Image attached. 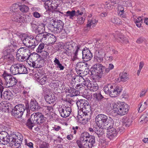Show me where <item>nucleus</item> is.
<instances>
[{
  "instance_id": "nucleus-1",
  "label": "nucleus",
  "mask_w": 148,
  "mask_h": 148,
  "mask_svg": "<svg viewBox=\"0 0 148 148\" xmlns=\"http://www.w3.org/2000/svg\"><path fill=\"white\" fill-rule=\"evenodd\" d=\"M8 134L5 131L0 132V140L2 143L5 145L9 143L12 148H18L22 143L23 137L21 134L16 135L13 134L8 136Z\"/></svg>"
},
{
  "instance_id": "nucleus-2",
  "label": "nucleus",
  "mask_w": 148,
  "mask_h": 148,
  "mask_svg": "<svg viewBox=\"0 0 148 148\" xmlns=\"http://www.w3.org/2000/svg\"><path fill=\"white\" fill-rule=\"evenodd\" d=\"M76 104L78 109L81 110L85 116H90L92 113L91 107L88 101L84 99L78 100L76 102Z\"/></svg>"
},
{
  "instance_id": "nucleus-3",
  "label": "nucleus",
  "mask_w": 148,
  "mask_h": 148,
  "mask_svg": "<svg viewBox=\"0 0 148 148\" xmlns=\"http://www.w3.org/2000/svg\"><path fill=\"white\" fill-rule=\"evenodd\" d=\"M112 105L114 112L119 115H124L127 113L129 110L128 105L123 103H113Z\"/></svg>"
},
{
  "instance_id": "nucleus-4",
  "label": "nucleus",
  "mask_w": 148,
  "mask_h": 148,
  "mask_svg": "<svg viewBox=\"0 0 148 148\" xmlns=\"http://www.w3.org/2000/svg\"><path fill=\"white\" fill-rule=\"evenodd\" d=\"M105 70V66L101 64L98 63L92 66L89 71L91 75L97 76L98 77L101 78L103 74H106Z\"/></svg>"
},
{
  "instance_id": "nucleus-5",
  "label": "nucleus",
  "mask_w": 148,
  "mask_h": 148,
  "mask_svg": "<svg viewBox=\"0 0 148 148\" xmlns=\"http://www.w3.org/2000/svg\"><path fill=\"white\" fill-rule=\"evenodd\" d=\"M16 56L20 61H23L28 60L30 56L29 49L26 47H22L18 50Z\"/></svg>"
},
{
  "instance_id": "nucleus-6",
  "label": "nucleus",
  "mask_w": 148,
  "mask_h": 148,
  "mask_svg": "<svg viewBox=\"0 0 148 148\" xmlns=\"http://www.w3.org/2000/svg\"><path fill=\"white\" fill-rule=\"evenodd\" d=\"M10 72L13 75L26 74L27 72V68L23 64H16L12 65L10 68Z\"/></svg>"
},
{
  "instance_id": "nucleus-7",
  "label": "nucleus",
  "mask_w": 148,
  "mask_h": 148,
  "mask_svg": "<svg viewBox=\"0 0 148 148\" xmlns=\"http://www.w3.org/2000/svg\"><path fill=\"white\" fill-rule=\"evenodd\" d=\"M30 56L32 61H30L29 64L30 66L33 67V69H32L31 74L32 75L34 79L37 80V66L36 65L35 62L37 60V53L33 52L30 54Z\"/></svg>"
},
{
  "instance_id": "nucleus-8",
  "label": "nucleus",
  "mask_w": 148,
  "mask_h": 148,
  "mask_svg": "<svg viewBox=\"0 0 148 148\" xmlns=\"http://www.w3.org/2000/svg\"><path fill=\"white\" fill-rule=\"evenodd\" d=\"M12 20L16 22L21 23L26 21L27 23L28 22L30 21L31 18L29 17L28 15L26 16L25 18L23 17L21 14L20 12H14L12 14Z\"/></svg>"
},
{
  "instance_id": "nucleus-9",
  "label": "nucleus",
  "mask_w": 148,
  "mask_h": 148,
  "mask_svg": "<svg viewBox=\"0 0 148 148\" xmlns=\"http://www.w3.org/2000/svg\"><path fill=\"white\" fill-rule=\"evenodd\" d=\"M2 77L5 80L6 87H12L17 82V80L15 77L8 74L4 73L3 74Z\"/></svg>"
},
{
  "instance_id": "nucleus-10",
  "label": "nucleus",
  "mask_w": 148,
  "mask_h": 148,
  "mask_svg": "<svg viewBox=\"0 0 148 148\" xmlns=\"http://www.w3.org/2000/svg\"><path fill=\"white\" fill-rule=\"evenodd\" d=\"M98 127H96L95 129V133L97 134L98 137L99 138V145L103 146L106 144V142H104L103 140L102 139V135L103 134V129H105L104 127V126L97 125Z\"/></svg>"
},
{
  "instance_id": "nucleus-11",
  "label": "nucleus",
  "mask_w": 148,
  "mask_h": 148,
  "mask_svg": "<svg viewBox=\"0 0 148 148\" xmlns=\"http://www.w3.org/2000/svg\"><path fill=\"white\" fill-rule=\"evenodd\" d=\"M64 25V23L62 21L57 20L54 26L51 27V30L54 33H59L63 30Z\"/></svg>"
},
{
  "instance_id": "nucleus-12",
  "label": "nucleus",
  "mask_w": 148,
  "mask_h": 148,
  "mask_svg": "<svg viewBox=\"0 0 148 148\" xmlns=\"http://www.w3.org/2000/svg\"><path fill=\"white\" fill-rule=\"evenodd\" d=\"M109 92V95L111 97H117L121 93L122 90V87L121 86H116L114 88L112 86V87H111Z\"/></svg>"
},
{
  "instance_id": "nucleus-13",
  "label": "nucleus",
  "mask_w": 148,
  "mask_h": 148,
  "mask_svg": "<svg viewBox=\"0 0 148 148\" xmlns=\"http://www.w3.org/2000/svg\"><path fill=\"white\" fill-rule=\"evenodd\" d=\"M108 116L103 114H99L96 117L95 121L97 125L103 126L108 120Z\"/></svg>"
},
{
  "instance_id": "nucleus-14",
  "label": "nucleus",
  "mask_w": 148,
  "mask_h": 148,
  "mask_svg": "<svg viewBox=\"0 0 148 148\" xmlns=\"http://www.w3.org/2000/svg\"><path fill=\"white\" fill-rule=\"evenodd\" d=\"M60 113L61 116L64 118H66L68 116L71 112V109L69 105V107L67 105L62 108H60L59 109Z\"/></svg>"
},
{
  "instance_id": "nucleus-15",
  "label": "nucleus",
  "mask_w": 148,
  "mask_h": 148,
  "mask_svg": "<svg viewBox=\"0 0 148 148\" xmlns=\"http://www.w3.org/2000/svg\"><path fill=\"white\" fill-rule=\"evenodd\" d=\"M92 136H90L89 134L86 132H84L82 133L80 136L79 140H77L76 143L78 146L86 142H87L88 141V139L90 138Z\"/></svg>"
},
{
  "instance_id": "nucleus-16",
  "label": "nucleus",
  "mask_w": 148,
  "mask_h": 148,
  "mask_svg": "<svg viewBox=\"0 0 148 148\" xmlns=\"http://www.w3.org/2000/svg\"><path fill=\"white\" fill-rule=\"evenodd\" d=\"M82 59L84 62H88L91 60L92 57V54L90 50L87 48H84L82 51Z\"/></svg>"
},
{
  "instance_id": "nucleus-17",
  "label": "nucleus",
  "mask_w": 148,
  "mask_h": 148,
  "mask_svg": "<svg viewBox=\"0 0 148 148\" xmlns=\"http://www.w3.org/2000/svg\"><path fill=\"white\" fill-rule=\"evenodd\" d=\"M95 137L94 136H91L89 139L88 141L78 146L79 148H92L95 145Z\"/></svg>"
},
{
  "instance_id": "nucleus-18",
  "label": "nucleus",
  "mask_w": 148,
  "mask_h": 148,
  "mask_svg": "<svg viewBox=\"0 0 148 148\" xmlns=\"http://www.w3.org/2000/svg\"><path fill=\"white\" fill-rule=\"evenodd\" d=\"M43 74V70H40V69H38V82L41 85L45 84L46 80V77Z\"/></svg>"
},
{
  "instance_id": "nucleus-19",
  "label": "nucleus",
  "mask_w": 148,
  "mask_h": 148,
  "mask_svg": "<svg viewBox=\"0 0 148 148\" xmlns=\"http://www.w3.org/2000/svg\"><path fill=\"white\" fill-rule=\"evenodd\" d=\"M119 129V127L118 128H115V127L114 126L113 128L109 129L107 133L108 138L110 139H112L116 136L118 132Z\"/></svg>"
},
{
  "instance_id": "nucleus-20",
  "label": "nucleus",
  "mask_w": 148,
  "mask_h": 148,
  "mask_svg": "<svg viewBox=\"0 0 148 148\" xmlns=\"http://www.w3.org/2000/svg\"><path fill=\"white\" fill-rule=\"evenodd\" d=\"M45 99L46 102L49 104L56 103L57 99V97L53 93L51 95H46L45 96Z\"/></svg>"
},
{
  "instance_id": "nucleus-21",
  "label": "nucleus",
  "mask_w": 148,
  "mask_h": 148,
  "mask_svg": "<svg viewBox=\"0 0 148 148\" xmlns=\"http://www.w3.org/2000/svg\"><path fill=\"white\" fill-rule=\"evenodd\" d=\"M49 33L42 31L40 33H38V41L42 42L46 40Z\"/></svg>"
},
{
  "instance_id": "nucleus-22",
  "label": "nucleus",
  "mask_w": 148,
  "mask_h": 148,
  "mask_svg": "<svg viewBox=\"0 0 148 148\" xmlns=\"http://www.w3.org/2000/svg\"><path fill=\"white\" fill-rule=\"evenodd\" d=\"M114 121L113 119L110 117L108 119V120L104 123L103 125L105 129H110L113 128L114 126Z\"/></svg>"
},
{
  "instance_id": "nucleus-23",
  "label": "nucleus",
  "mask_w": 148,
  "mask_h": 148,
  "mask_svg": "<svg viewBox=\"0 0 148 148\" xmlns=\"http://www.w3.org/2000/svg\"><path fill=\"white\" fill-rule=\"evenodd\" d=\"M12 93L8 91H5L3 93V92H1L0 94L1 98L3 99L9 100L12 98Z\"/></svg>"
},
{
  "instance_id": "nucleus-24",
  "label": "nucleus",
  "mask_w": 148,
  "mask_h": 148,
  "mask_svg": "<svg viewBox=\"0 0 148 148\" xmlns=\"http://www.w3.org/2000/svg\"><path fill=\"white\" fill-rule=\"evenodd\" d=\"M75 47V49L73 50V53L74 54V56H73L72 58H71V60L73 61L77 59H78L77 56L78 53L79 51H80L82 52V50L80 49L81 47V46L80 45H76Z\"/></svg>"
},
{
  "instance_id": "nucleus-25",
  "label": "nucleus",
  "mask_w": 148,
  "mask_h": 148,
  "mask_svg": "<svg viewBox=\"0 0 148 148\" xmlns=\"http://www.w3.org/2000/svg\"><path fill=\"white\" fill-rule=\"evenodd\" d=\"M2 106V107L6 110L8 111H11L13 108L12 105L8 102L4 101L1 102V103Z\"/></svg>"
},
{
  "instance_id": "nucleus-26",
  "label": "nucleus",
  "mask_w": 148,
  "mask_h": 148,
  "mask_svg": "<svg viewBox=\"0 0 148 148\" xmlns=\"http://www.w3.org/2000/svg\"><path fill=\"white\" fill-rule=\"evenodd\" d=\"M115 38L116 40L118 42H120L121 43H127L128 42V40L124 36L120 34L117 36L114 37Z\"/></svg>"
},
{
  "instance_id": "nucleus-27",
  "label": "nucleus",
  "mask_w": 148,
  "mask_h": 148,
  "mask_svg": "<svg viewBox=\"0 0 148 148\" xmlns=\"http://www.w3.org/2000/svg\"><path fill=\"white\" fill-rule=\"evenodd\" d=\"M11 114L12 115L15 117L16 118H19L21 117L23 114L19 111L15 109L14 107V108H12L11 111Z\"/></svg>"
},
{
  "instance_id": "nucleus-28",
  "label": "nucleus",
  "mask_w": 148,
  "mask_h": 148,
  "mask_svg": "<svg viewBox=\"0 0 148 148\" xmlns=\"http://www.w3.org/2000/svg\"><path fill=\"white\" fill-rule=\"evenodd\" d=\"M65 13V14L64 15V16L69 18V19L72 20L75 18V16L76 15L75 10H73L71 11H68Z\"/></svg>"
},
{
  "instance_id": "nucleus-29",
  "label": "nucleus",
  "mask_w": 148,
  "mask_h": 148,
  "mask_svg": "<svg viewBox=\"0 0 148 148\" xmlns=\"http://www.w3.org/2000/svg\"><path fill=\"white\" fill-rule=\"evenodd\" d=\"M117 5L118 8V13L119 15L121 17L125 18V14L124 11V8L121 5L118 4Z\"/></svg>"
},
{
  "instance_id": "nucleus-30",
  "label": "nucleus",
  "mask_w": 148,
  "mask_h": 148,
  "mask_svg": "<svg viewBox=\"0 0 148 148\" xmlns=\"http://www.w3.org/2000/svg\"><path fill=\"white\" fill-rule=\"evenodd\" d=\"M76 69V72H77V73L78 74H79V75L77 76H76L75 77H73L72 79L74 80H76L75 81V82H76V81H77L80 82V81H82L84 82V83H85V82L84 79H83V77H82V75H80V74H81V73H80V72L82 71L81 70L79 69V70ZM85 84V83H84L83 82V84Z\"/></svg>"
},
{
  "instance_id": "nucleus-31",
  "label": "nucleus",
  "mask_w": 148,
  "mask_h": 148,
  "mask_svg": "<svg viewBox=\"0 0 148 148\" xmlns=\"http://www.w3.org/2000/svg\"><path fill=\"white\" fill-rule=\"evenodd\" d=\"M38 143H39V148H49V147L48 143L41 140L38 138Z\"/></svg>"
},
{
  "instance_id": "nucleus-32",
  "label": "nucleus",
  "mask_w": 148,
  "mask_h": 148,
  "mask_svg": "<svg viewBox=\"0 0 148 148\" xmlns=\"http://www.w3.org/2000/svg\"><path fill=\"white\" fill-rule=\"evenodd\" d=\"M48 37H49L48 40L49 44L51 45H53L56 42V36L53 35L49 33Z\"/></svg>"
},
{
  "instance_id": "nucleus-33",
  "label": "nucleus",
  "mask_w": 148,
  "mask_h": 148,
  "mask_svg": "<svg viewBox=\"0 0 148 148\" xmlns=\"http://www.w3.org/2000/svg\"><path fill=\"white\" fill-rule=\"evenodd\" d=\"M17 47L11 46V45H8V47L5 48V51H4V54H6V53H10L14 52L16 50H18V49H16Z\"/></svg>"
},
{
  "instance_id": "nucleus-34",
  "label": "nucleus",
  "mask_w": 148,
  "mask_h": 148,
  "mask_svg": "<svg viewBox=\"0 0 148 148\" xmlns=\"http://www.w3.org/2000/svg\"><path fill=\"white\" fill-rule=\"evenodd\" d=\"M97 22V20L95 19L92 18L90 21H88L87 24L86 25V27L87 28H90L92 26V27H93L95 26Z\"/></svg>"
},
{
  "instance_id": "nucleus-35",
  "label": "nucleus",
  "mask_w": 148,
  "mask_h": 148,
  "mask_svg": "<svg viewBox=\"0 0 148 148\" xmlns=\"http://www.w3.org/2000/svg\"><path fill=\"white\" fill-rule=\"evenodd\" d=\"M46 120V118L42 114L41 112H38V124L42 123Z\"/></svg>"
},
{
  "instance_id": "nucleus-36",
  "label": "nucleus",
  "mask_w": 148,
  "mask_h": 148,
  "mask_svg": "<svg viewBox=\"0 0 148 148\" xmlns=\"http://www.w3.org/2000/svg\"><path fill=\"white\" fill-rule=\"evenodd\" d=\"M76 45L77 44L76 43L71 41L66 43L64 46V47L66 49L72 50L74 46L75 47Z\"/></svg>"
},
{
  "instance_id": "nucleus-37",
  "label": "nucleus",
  "mask_w": 148,
  "mask_h": 148,
  "mask_svg": "<svg viewBox=\"0 0 148 148\" xmlns=\"http://www.w3.org/2000/svg\"><path fill=\"white\" fill-rule=\"evenodd\" d=\"M120 1L121 2L120 3L123 6L129 7L132 6L131 1L130 0H120Z\"/></svg>"
},
{
  "instance_id": "nucleus-38",
  "label": "nucleus",
  "mask_w": 148,
  "mask_h": 148,
  "mask_svg": "<svg viewBox=\"0 0 148 148\" xmlns=\"http://www.w3.org/2000/svg\"><path fill=\"white\" fill-rule=\"evenodd\" d=\"M111 21L112 23L117 25H121L122 24L121 20L117 17H114L112 18Z\"/></svg>"
},
{
  "instance_id": "nucleus-39",
  "label": "nucleus",
  "mask_w": 148,
  "mask_h": 148,
  "mask_svg": "<svg viewBox=\"0 0 148 148\" xmlns=\"http://www.w3.org/2000/svg\"><path fill=\"white\" fill-rule=\"evenodd\" d=\"M94 99L96 101H100L104 98L100 93H95L93 94Z\"/></svg>"
},
{
  "instance_id": "nucleus-40",
  "label": "nucleus",
  "mask_w": 148,
  "mask_h": 148,
  "mask_svg": "<svg viewBox=\"0 0 148 148\" xmlns=\"http://www.w3.org/2000/svg\"><path fill=\"white\" fill-rule=\"evenodd\" d=\"M31 36H26L24 37V39L23 40V43L26 47H29L30 46L28 41L31 39Z\"/></svg>"
},
{
  "instance_id": "nucleus-41",
  "label": "nucleus",
  "mask_w": 148,
  "mask_h": 148,
  "mask_svg": "<svg viewBox=\"0 0 148 148\" xmlns=\"http://www.w3.org/2000/svg\"><path fill=\"white\" fill-rule=\"evenodd\" d=\"M128 74L126 73H122L119 74L121 81L122 82H125L129 79L128 76Z\"/></svg>"
},
{
  "instance_id": "nucleus-42",
  "label": "nucleus",
  "mask_w": 148,
  "mask_h": 148,
  "mask_svg": "<svg viewBox=\"0 0 148 148\" xmlns=\"http://www.w3.org/2000/svg\"><path fill=\"white\" fill-rule=\"evenodd\" d=\"M6 53L7 54L4 55V58L6 61L11 63L14 60L13 56L10 53Z\"/></svg>"
},
{
  "instance_id": "nucleus-43",
  "label": "nucleus",
  "mask_w": 148,
  "mask_h": 148,
  "mask_svg": "<svg viewBox=\"0 0 148 148\" xmlns=\"http://www.w3.org/2000/svg\"><path fill=\"white\" fill-rule=\"evenodd\" d=\"M47 20L48 21L49 27L50 28V29L51 30V27L54 26L56 21V20L55 18H54L53 17H49L48 18V19Z\"/></svg>"
},
{
  "instance_id": "nucleus-44",
  "label": "nucleus",
  "mask_w": 148,
  "mask_h": 148,
  "mask_svg": "<svg viewBox=\"0 0 148 148\" xmlns=\"http://www.w3.org/2000/svg\"><path fill=\"white\" fill-rule=\"evenodd\" d=\"M15 109H16L23 114L25 110V106L23 104H19L16 105L14 107Z\"/></svg>"
},
{
  "instance_id": "nucleus-45",
  "label": "nucleus",
  "mask_w": 148,
  "mask_h": 148,
  "mask_svg": "<svg viewBox=\"0 0 148 148\" xmlns=\"http://www.w3.org/2000/svg\"><path fill=\"white\" fill-rule=\"evenodd\" d=\"M90 91L95 92L96 91L98 88V86L97 83H91L90 84Z\"/></svg>"
},
{
  "instance_id": "nucleus-46",
  "label": "nucleus",
  "mask_w": 148,
  "mask_h": 148,
  "mask_svg": "<svg viewBox=\"0 0 148 148\" xmlns=\"http://www.w3.org/2000/svg\"><path fill=\"white\" fill-rule=\"evenodd\" d=\"M36 100L32 99L30 103V109L32 111H36Z\"/></svg>"
},
{
  "instance_id": "nucleus-47",
  "label": "nucleus",
  "mask_w": 148,
  "mask_h": 148,
  "mask_svg": "<svg viewBox=\"0 0 148 148\" xmlns=\"http://www.w3.org/2000/svg\"><path fill=\"white\" fill-rule=\"evenodd\" d=\"M38 65H39V67L40 68L42 66L44 65V64L45 63V61L44 58L42 57H41L38 54Z\"/></svg>"
},
{
  "instance_id": "nucleus-48",
  "label": "nucleus",
  "mask_w": 148,
  "mask_h": 148,
  "mask_svg": "<svg viewBox=\"0 0 148 148\" xmlns=\"http://www.w3.org/2000/svg\"><path fill=\"white\" fill-rule=\"evenodd\" d=\"M35 40L36 42H37L36 39H34L33 38H32V37L31 36L30 39L29 40V41H28L30 45V46L29 47H31L32 49H34L36 46L35 44L36 43L35 42Z\"/></svg>"
},
{
  "instance_id": "nucleus-49",
  "label": "nucleus",
  "mask_w": 148,
  "mask_h": 148,
  "mask_svg": "<svg viewBox=\"0 0 148 148\" xmlns=\"http://www.w3.org/2000/svg\"><path fill=\"white\" fill-rule=\"evenodd\" d=\"M50 4H51V8H52L53 10L57 9L58 6V3L55 0H52L50 1Z\"/></svg>"
},
{
  "instance_id": "nucleus-50",
  "label": "nucleus",
  "mask_w": 148,
  "mask_h": 148,
  "mask_svg": "<svg viewBox=\"0 0 148 148\" xmlns=\"http://www.w3.org/2000/svg\"><path fill=\"white\" fill-rule=\"evenodd\" d=\"M112 85L111 84H108L105 86L103 88V90L106 94H109L110 90Z\"/></svg>"
},
{
  "instance_id": "nucleus-51",
  "label": "nucleus",
  "mask_w": 148,
  "mask_h": 148,
  "mask_svg": "<svg viewBox=\"0 0 148 148\" xmlns=\"http://www.w3.org/2000/svg\"><path fill=\"white\" fill-rule=\"evenodd\" d=\"M17 6H18L19 7V9L20 10L23 12H27L29 10V8L27 6L24 5H22L18 6V5H16Z\"/></svg>"
},
{
  "instance_id": "nucleus-52",
  "label": "nucleus",
  "mask_w": 148,
  "mask_h": 148,
  "mask_svg": "<svg viewBox=\"0 0 148 148\" xmlns=\"http://www.w3.org/2000/svg\"><path fill=\"white\" fill-rule=\"evenodd\" d=\"M26 125L30 129H32V127L35 125L34 123L32 122V121L29 119H28L27 120Z\"/></svg>"
},
{
  "instance_id": "nucleus-53",
  "label": "nucleus",
  "mask_w": 148,
  "mask_h": 148,
  "mask_svg": "<svg viewBox=\"0 0 148 148\" xmlns=\"http://www.w3.org/2000/svg\"><path fill=\"white\" fill-rule=\"evenodd\" d=\"M144 104V103H143L141 102L138 105V112H141L143 111L147 108V105H145Z\"/></svg>"
},
{
  "instance_id": "nucleus-54",
  "label": "nucleus",
  "mask_w": 148,
  "mask_h": 148,
  "mask_svg": "<svg viewBox=\"0 0 148 148\" xmlns=\"http://www.w3.org/2000/svg\"><path fill=\"white\" fill-rule=\"evenodd\" d=\"M29 119H31L33 123L35 124L37 122V113H34L31 115L30 118Z\"/></svg>"
},
{
  "instance_id": "nucleus-55",
  "label": "nucleus",
  "mask_w": 148,
  "mask_h": 148,
  "mask_svg": "<svg viewBox=\"0 0 148 148\" xmlns=\"http://www.w3.org/2000/svg\"><path fill=\"white\" fill-rule=\"evenodd\" d=\"M85 19L83 17L80 16H77V19H75V21H77V23L79 24H83L84 22Z\"/></svg>"
},
{
  "instance_id": "nucleus-56",
  "label": "nucleus",
  "mask_w": 148,
  "mask_h": 148,
  "mask_svg": "<svg viewBox=\"0 0 148 148\" xmlns=\"http://www.w3.org/2000/svg\"><path fill=\"white\" fill-rule=\"evenodd\" d=\"M140 118L142 119L140 122L144 121L145 123H146L148 121V113H145L142 115Z\"/></svg>"
},
{
  "instance_id": "nucleus-57",
  "label": "nucleus",
  "mask_w": 148,
  "mask_h": 148,
  "mask_svg": "<svg viewBox=\"0 0 148 148\" xmlns=\"http://www.w3.org/2000/svg\"><path fill=\"white\" fill-rule=\"evenodd\" d=\"M103 57L100 56L97 54H96L94 56L95 60L99 63H101L103 61Z\"/></svg>"
},
{
  "instance_id": "nucleus-58",
  "label": "nucleus",
  "mask_w": 148,
  "mask_h": 148,
  "mask_svg": "<svg viewBox=\"0 0 148 148\" xmlns=\"http://www.w3.org/2000/svg\"><path fill=\"white\" fill-rule=\"evenodd\" d=\"M45 44L44 43H41L39 44L38 47V53H41L42 51V49H43L45 47Z\"/></svg>"
},
{
  "instance_id": "nucleus-59",
  "label": "nucleus",
  "mask_w": 148,
  "mask_h": 148,
  "mask_svg": "<svg viewBox=\"0 0 148 148\" xmlns=\"http://www.w3.org/2000/svg\"><path fill=\"white\" fill-rule=\"evenodd\" d=\"M132 122V121L131 119H127L125 121L124 125L126 127H129L131 124Z\"/></svg>"
},
{
  "instance_id": "nucleus-60",
  "label": "nucleus",
  "mask_w": 148,
  "mask_h": 148,
  "mask_svg": "<svg viewBox=\"0 0 148 148\" xmlns=\"http://www.w3.org/2000/svg\"><path fill=\"white\" fill-rule=\"evenodd\" d=\"M97 54L104 58L106 54L105 50L103 49H101L98 51Z\"/></svg>"
},
{
  "instance_id": "nucleus-61",
  "label": "nucleus",
  "mask_w": 148,
  "mask_h": 148,
  "mask_svg": "<svg viewBox=\"0 0 148 148\" xmlns=\"http://www.w3.org/2000/svg\"><path fill=\"white\" fill-rule=\"evenodd\" d=\"M114 66L112 64H109L108 68H106L105 67V72L106 73V74L109 72L112 69H113Z\"/></svg>"
},
{
  "instance_id": "nucleus-62",
  "label": "nucleus",
  "mask_w": 148,
  "mask_h": 148,
  "mask_svg": "<svg viewBox=\"0 0 148 148\" xmlns=\"http://www.w3.org/2000/svg\"><path fill=\"white\" fill-rule=\"evenodd\" d=\"M50 5H48V9H47V10H48L50 12H51L52 13H55L56 12L57 13H58V12L59 13H61L62 14H63V13H62L61 12L58 11V10H52L53 9H52V8H51V4H50Z\"/></svg>"
},
{
  "instance_id": "nucleus-63",
  "label": "nucleus",
  "mask_w": 148,
  "mask_h": 148,
  "mask_svg": "<svg viewBox=\"0 0 148 148\" xmlns=\"http://www.w3.org/2000/svg\"><path fill=\"white\" fill-rule=\"evenodd\" d=\"M104 5V7L106 8H107L108 9H110L112 8V5L108 2H105Z\"/></svg>"
},
{
  "instance_id": "nucleus-64",
  "label": "nucleus",
  "mask_w": 148,
  "mask_h": 148,
  "mask_svg": "<svg viewBox=\"0 0 148 148\" xmlns=\"http://www.w3.org/2000/svg\"><path fill=\"white\" fill-rule=\"evenodd\" d=\"M45 24L43 23H40V24H38V28H41V32H45Z\"/></svg>"
}]
</instances>
